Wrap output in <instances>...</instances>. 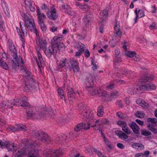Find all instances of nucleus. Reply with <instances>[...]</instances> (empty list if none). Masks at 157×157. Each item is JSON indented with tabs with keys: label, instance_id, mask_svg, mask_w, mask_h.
Segmentation results:
<instances>
[{
	"label": "nucleus",
	"instance_id": "f257e3e1",
	"mask_svg": "<svg viewBox=\"0 0 157 157\" xmlns=\"http://www.w3.org/2000/svg\"><path fill=\"white\" fill-rule=\"evenodd\" d=\"M153 79L152 77L150 75H145L142 76L140 79V81L142 83H145L146 84L130 88L129 89L131 91L130 93L131 94L134 95L142 93L141 90H154L155 89V86L150 82Z\"/></svg>",
	"mask_w": 157,
	"mask_h": 157
},
{
	"label": "nucleus",
	"instance_id": "f03ea898",
	"mask_svg": "<svg viewBox=\"0 0 157 157\" xmlns=\"http://www.w3.org/2000/svg\"><path fill=\"white\" fill-rule=\"evenodd\" d=\"M27 98L26 96H24L20 102L21 105L23 107H25L26 110V113L27 117L29 119L31 118L33 119H38L40 117V115L38 116L37 113L35 112L34 107L31 106L30 104L25 101L27 100Z\"/></svg>",
	"mask_w": 157,
	"mask_h": 157
},
{
	"label": "nucleus",
	"instance_id": "7ed1b4c3",
	"mask_svg": "<svg viewBox=\"0 0 157 157\" xmlns=\"http://www.w3.org/2000/svg\"><path fill=\"white\" fill-rule=\"evenodd\" d=\"M9 49L13 59L11 61L10 65L12 69L15 70L19 67L20 63L23 64L24 62L22 58L20 56H18L17 52L14 46L11 44L9 45Z\"/></svg>",
	"mask_w": 157,
	"mask_h": 157
},
{
	"label": "nucleus",
	"instance_id": "20e7f679",
	"mask_svg": "<svg viewBox=\"0 0 157 157\" xmlns=\"http://www.w3.org/2000/svg\"><path fill=\"white\" fill-rule=\"evenodd\" d=\"M32 135L38 140L45 143L52 142L53 139L48 136V135L41 130H33L32 132Z\"/></svg>",
	"mask_w": 157,
	"mask_h": 157
},
{
	"label": "nucleus",
	"instance_id": "39448f33",
	"mask_svg": "<svg viewBox=\"0 0 157 157\" xmlns=\"http://www.w3.org/2000/svg\"><path fill=\"white\" fill-rule=\"evenodd\" d=\"M63 153L61 149L56 150L46 149L43 151L44 155L46 157H59Z\"/></svg>",
	"mask_w": 157,
	"mask_h": 157
},
{
	"label": "nucleus",
	"instance_id": "423d86ee",
	"mask_svg": "<svg viewBox=\"0 0 157 157\" xmlns=\"http://www.w3.org/2000/svg\"><path fill=\"white\" fill-rule=\"evenodd\" d=\"M21 71L23 74V76L25 78V81H31L33 83V85H35L36 84V82L33 80L32 78V75L31 73L28 70L26 67L22 66L21 67Z\"/></svg>",
	"mask_w": 157,
	"mask_h": 157
},
{
	"label": "nucleus",
	"instance_id": "0eeeda50",
	"mask_svg": "<svg viewBox=\"0 0 157 157\" xmlns=\"http://www.w3.org/2000/svg\"><path fill=\"white\" fill-rule=\"evenodd\" d=\"M62 37H57L55 36L51 40L52 45L56 49L57 52V50H60L61 48L64 47V44L63 42H60Z\"/></svg>",
	"mask_w": 157,
	"mask_h": 157
},
{
	"label": "nucleus",
	"instance_id": "6e6552de",
	"mask_svg": "<svg viewBox=\"0 0 157 157\" xmlns=\"http://www.w3.org/2000/svg\"><path fill=\"white\" fill-rule=\"evenodd\" d=\"M40 144L39 142L36 141L35 143H32L30 147H31V148L30 150L28 153V155L27 157H38L39 156V151L34 147L36 145H38Z\"/></svg>",
	"mask_w": 157,
	"mask_h": 157
},
{
	"label": "nucleus",
	"instance_id": "1a4fd4ad",
	"mask_svg": "<svg viewBox=\"0 0 157 157\" xmlns=\"http://www.w3.org/2000/svg\"><path fill=\"white\" fill-rule=\"evenodd\" d=\"M82 129L84 130L88 129V122L86 120V123L84 121L83 122L80 123L77 125L74 128L75 131L79 132Z\"/></svg>",
	"mask_w": 157,
	"mask_h": 157
},
{
	"label": "nucleus",
	"instance_id": "9d476101",
	"mask_svg": "<svg viewBox=\"0 0 157 157\" xmlns=\"http://www.w3.org/2000/svg\"><path fill=\"white\" fill-rule=\"evenodd\" d=\"M24 83V90L26 92H29L30 90L36 87L37 85L36 82V84L34 85H33V83L31 82V81H29V80L25 81Z\"/></svg>",
	"mask_w": 157,
	"mask_h": 157
},
{
	"label": "nucleus",
	"instance_id": "9b49d317",
	"mask_svg": "<svg viewBox=\"0 0 157 157\" xmlns=\"http://www.w3.org/2000/svg\"><path fill=\"white\" fill-rule=\"evenodd\" d=\"M115 133L119 138L124 140H125L128 137V135L121 131L117 130Z\"/></svg>",
	"mask_w": 157,
	"mask_h": 157
},
{
	"label": "nucleus",
	"instance_id": "f8f14e48",
	"mask_svg": "<svg viewBox=\"0 0 157 157\" xmlns=\"http://www.w3.org/2000/svg\"><path fill=\"white\" fill-rule=\"evenodd\" d=\"M119 24V22L117 21H116L114 25V33H115V34L116 35L115 36H119L121 38V36L122 35V32L121 31L120 26Z\"/></svg>",
	"mask_w": 157,
	"mask_h": 157
},
{
	"label": "nucleus",
	"instance_id": "ddd939ff",
	"mask_svg": "<svg viewBox=\"0 0 157 157\" xmlns=\"http://www.w3.org/2000/svg\"><path fill=\"white\" fill-rule=\"evenodd\" d=\"M36 12L38 17V23L44 22L46 18V15L44 13H41L39 9H37Z\"/></svg>",
	"mask_w": 157,
	"mask_h": 157
},
{
	"label": "nucleus",
	"instance_id": "4468645a",
	"mask_svg": "<svg viewBox=\"0 0 157 157\" xmlns=\"http://www.w3.org/2000/svg\"><path fill=\"white\" fill-rule=\"evenodd\" d=\"M1 104V106L5 109L11 108L15 104V103L14 102H11L10 101L8 100L3 101Z\"/></svg>",
	"mask_w": 157,
	"mask_h": 157
},
{
	"label": "nucleus",
	"instance_id": "2eb2a0df",
	"mask_svg": "<svg viewBox=\"0 0 157 157\" xmlns=\"http://www.w3.org/2000/svg\"><path fill=\"white\" fill-rule=\"evenodd\" d=\"M56 53V49L52 45L48 48L45 52L46 55L48 57H51L52 55Z\"/></svg>",
	"mask_w": 157,
	"mask_h": 157
},
{
	"label": "nucleus",
	"instance_id": "dca6fc26",
	"mask_svg": "<svg viewBox=\"0 0 157 157\" xmlns=\"http://www.w3.org/2000/svg\"><path fill=\"white\" fill-rule=\"evenodd\" d=\"M70 63L73 71L75 73L78 72L79 70V68L77 61L75 60L71 59L70 61Z\"/></svg>",
	"mask_w": 157,
	"mask_h": 157
},
{
	"label": "nucleus",
	"instance_id": "f3484780",
	"mask_svg": "<svg viewBox=\"0 0 157 157\" xmlns=\"http://www.w3.org/2000/svg\"><path fill=\"white\" fill-rule=\"evenodd\" d=\"M128 125L135 134H138L139 133V128L136 123L132 122L131 123L128 124Z\"/></svg>",
	"mask_w": 157,
	"mask_h": 157
},
{
	"label": "nucleus",
	"instance_id": "a211bd4d",
	"mask_svg": "<svg viewBox=\"0 0 157 157\" xmlns=\"http://www.w3.org/2000/svg\"><path fill=\"white\" fill-rule=\"evenodd\" d=\"M47 15L49 18L51 20H56L58 17V15L55 10L51 11V14L49 15V13H47Z\"/></svg>",
	"mask_w": 157,
	"mask_h": 157
},
{
	"label": "nucleus",
	"instance_id": "6ab92c4d",
	"mask_svg": "<svg viewBox=\"0 0 157 157\" xmlns=\"http://www.w3.org/2000/svg\"><path fill=\"white\" fill-rule=\"evenodd\" d=\"M44 112H45L44 113H38V112L36 111L35 110V112L36 113H37L36 112H37L38 113L37 115L38 116H39V115L41 116H40V117L38 118V119L41 118L42 117H43V116H52L53 115V112L52 111H45ZM37 119H38V118Z\"/></svg>",
	"mask_w": 157,
	"mask_h": 157
},
{
	"label": "nucleus",
	"instance_id": "aec40b11",
	"mask_svg": "<svg viewBox=\"0 0 157 157\" xmlns=\"http://www.w3.org/2000/svg\"><path fill=\"white\" fill-rule=\"evenodd\" d=\"M67 91L68 97H69L70 98L75 97V93L72 88L68 86L67 89Z\"/></svg>",
	"mask_w": 157,
	"mask_h": 157
},
{
	"label": "nucleus",
	"instance_id": "412c9836",
	"mask_svg": "<svg viewBox=\"0 0 157 157\" xmlns=\"http://www.w3.org/2000/svg\"><path fill=\"white\" fill-rule=\"evenodd\" d=\"M132 147L138 150H142L144 149V146L140 143H135L132 145Z\"/></svg>",
	"mask_w": 157,
	"mask_h": 157
},
{
	"label": "nucleus",
	"instance_id": "4be33fe9",
	"mask_svg": "<svg viewBox=\"0 0 157 157\" xmlns=\"http://www.w3.org/2000/svg\"><path fill=\"white\" fill-rule=\"evenodd\" d=\"M118 73L121 74L122 75H132L133 72L131 71L127 70L125 68H122L119 72H117Z\"/></svg>",
	"mask_w": 157,
	"mask_h": 157
},
{
	"label": "nucleus",
	"instance_id": "5701e85b",
	"mask_svg": "<svg viewBox=\"0 0 157 157\" xmlns=\"http://www.w3.org/2000/svg\"><path fill=\"white\" fill-rule=\"evenodd\" d=\"M6 147L8 151H12L14 150V147L16 146L13 143H12L10 142H8L6 144Z\"/></svg>",
	"mask_w": 157,
	"mask_h": 157
},
{
	"label": "nucleus",
	"instance_id": "b1692460",
	"mask_svg": "<svg viewBox=\"0 0 157 157\" xmlns=\"http://www.w3.org/2000/svg\"><path fill=\"white\" fill-rule=\"evenodd\" d=\"M91 66H92V69L94 71H96L97 70L98 67V65L96 64V62L95 61L94 58H91Z\"/></svg>",
	"mask_w": 157,
	"mask_h": 157
},
{
	"label": "nucleus",
	"instance_id": "393cba45",
	"mask_svg": "<svg viewBox=\"0 0 157 157\" xmlns=\"http://www.w3.org/2000/svg\"><path fill=\"white\" fill-rule=\"evenodd\" d=\"M103 114L104 107L103 105H101L98 108L97 115L99 117H101L103 116Z\"/></svg>",
	"mask_w": 157,
	"mask_h": 157
},
{
	"label": "nucleus",
	"instance_id": "a878e982",
	"mask_svg": "<svg viewBox=\"0 0 157 157\" xmlns=\"http://www.w3.org/2000/svg\"><path fill=\"white\" fill-rule=\"evenodd\" d=\"M100 15L102 19L105 18L108 14V10L107 8L101 11L100 12Z\"/></svg>",
	"mask_w": 157,
	"mask_h": 157
},
{
	"label": "nucleus",
	"instance_id": "bb28decb",
	"mask_svg": "<svg viewBox=\"0 0 157 157\" xmlns=\"http://www.w3.org/2000/svg\"><path fill=\"white\" fill-rule=\"evenodd\" d=\"M38 59L39 61L36 59V62L38 66L40 68L41 67H42L44 65V62L42 57L38 58Z\"/></svg>",
	"mask_w": 157,
	"mask_h": 157
},
{
	"label": "nucleus",
	"instance_id": "cd10ccee",
	"mask_svg": "<svg viewBox=\"0 0 157 157\" xmlns=\"http://www.w3.org/2000/svg\"><path fill=\"white\" fill-rule=\"evenodd\" d=\"M66 60V59H65L60 61L59 64L57 66V68L59 70L65 66Z\"/></svg>",
	"mask_w": 157,
	"mask_h": 157
},
{
	"label": "nucleus",
	"instance_id": "c85d7f7f",
	"mask_svg": "<svg viewBox=\"0 0 157 157\" xmlns=\"http://www.w3.org/2000/svg\"><path fill=\"white\" fill-rule=\"evenodd\" d=\"M0 66L6 70L8 69L9 67L7 63L2 59H0Z\"/></svg>",
	"mask_w": 157,
	"mask_h": 157
},
{
	"label": "nucleus",
	"instance_id": "c756f323",
	"mask_svg": "<svg viewBox=\"0 0 157 157\" xmlns=\"http://www.w3.org/2000/svg\"><path fill=\"white\" fill-rule=\"evenodd\" d=\"M17 126L18 131L25 132L27 130V128L25 125L22 124H17Z\"/></svg>",
	"mask_w": 157,
	"mask_h": 157
},
{
	"label": "nucleus",
	"instance_id": "7c9ffc66",
	"mask_svg": "<svg viewBox=\"0 0 157 157\" xmlns=\"http://www.w3.org/2000/svg\"><path fill=\"white\" fill-rule=\"evenodd\" d=\"M93 77L91 76H89V87H94L95 85V83Z\"/></svg>",
	"mask_w": 157,
	"mask_h": 157
},
{
	"label": "nucleus",
	"instance_id": "2f4dec72",
	"mask_svg": "<svg viewBox=\"0 0 157 157\" xmlns=\"http://www.w3.org/2000/svg\"><path fill=\"white\" fill-rule=\"evenodd\" d=\"M25 25L27 26L33 28L35 26V24L34 22L33 19H31L29 21H27L25 24Z\"/></svg>",
	"mask_w": 157,
	"mask_h": 157
},
{
	"label": "nucleus",
	"instance_id": "473e14b6",
	"mask_svg": "<svg viewBox=\"0 0 157 157\" xmlns=\"http://www.w3.org/2000/svg\"><path fill=\"white\" fill-rule=\"evenodd\" d=\"M135 12L136 15H138V17L139 18L144 17L145 15L143 11L140 10H139V11L137 12V10L136 9L135 10Z\"/></svg>",
	"mask_w": 157,
	"mask_h": 157
},
{
	"label": "nucleus",
	"instance_id": "72a5a7b5",
	"mask_svg": "<svg viewBox=\"0 0 157 157\" xmlns=\"http://www.w3.org/2000/svg\"><path fill=\"white\" fill-rule=\"evenodd\" d=\"M147 127L149 130H151L154 134H156L157 133V129L153 127L152 124H149L147 125Z\"/></svg>",
	"mask_w": 157,
	"mask_h": 157
},
{
	"label": "nucleus",
	"instance_id": "f704fd0d",
	"mask_svg": "<svg viewBox=\"0 0 157 157\" xmlns=\"http://www.w3.org/2000/svg\"><path fill=\"white\" fill-rule=\"evenodd\" d=\"M100 89L99 88H97V89L94 88L91 91V94L92 95H97L100 93Z\"/></svg>",
	"mask_w": 157,
	"mask_h": 157
},
{
	"label": "nucleus",
	"instance_id": "c9c22d12",
	"mask_svg": "<svg viewBox=\"0 0 157 157\" xmlns=\"http://www.w3.org/2000/svg\"><path fill=\"white\" fill-rule=\"evenodd\" d=\"M121 60L120 56L114 57V63L115 65H118L121 62Z\"/></svg>",
	"mask_w": 157,
	"mask_h": 157
},
{
	"label": "nucleus",
	"instance_id": "e433bc0d",
	"mask_svg": "<svg viewBox=\"0 0 157 157\" xmlns=\"http://www.w3.org/2000/svg\"><path fill=\"white\" fill-rule=\"evenodd\" d=\"M122 130L126 134H127L128 135L130 134L131 133V132L128 127H127L126 125L123 126L122 127Z\"/></svg>",
	"mask_w": 157,
	"mask_h": 157
},
{
	"label": "nucleus",
	"instance_id": "4c0bfd02",
	"mask_svg": "<svg viewBox=\"0 0 157 157\" xmlns=\"http://www.w3.org/2000/svg\"><path fill=\"white\" fill-rule=\"evenodd\" d=\"M126 55L129 57H132L136 55V53L134 52L128 51L126 53Z\"/></svg>",
	"mask_w": 157,
	"mask_h": 157
},
{
	"label": "nucleus",
	"instance_id": "58836bf2",
	"mask_svg": "<svg viewBox=\"0 0 157 157\" xmlns=\"http://www.w3.org/2000/svg\"><path fill=\"white\" fill-rule=\"evenodd\" d=\"M136 116L139 118H143L145 116V114L142 112L138 111L136 113Z\"/></svg>",
	"mask_w": 157,
	"mask_h": 157
},
{
	"label": "nucleus",
	"instance_id": "ea45409f",
	"mask_svg": "<svg viewBox=\"0 0 157 157\" xmlns=\"http://www.w3.org/2000/svg\"><path fill=\"white\" fill-rule=\"evenodd\" d=\"M147 121L148 122H151L153 124H155L157 123V119L155 118H149L147 119Z\"/></svg>",
	"mask_w": 157,
	"mask_h": 157
},
{
	"label": "nucleus",
	"instance_id": "a19ab883",
	"mask_svg": "<svg viewBox=\"0 0 157 157\" xmlns=\"http://www.w3.org/2000/svg\"><path fill=\"white\" fill-rule=\"evenodd\" d=\"M82 113L84 117L86 118V119L84 120V121L86 123V120H87V121L88 122L87 111H84L82 112Z\"/></svg>",
	"mask_w": 157,
	"mask_h": 157
},
{
	"label": "nucleus",
	"instance_id": "79ce46f5",
	"mask_svg": "<svg viewBox=\"0 0 157 157\" xmlns=\"http://www.w3.org/2000/svg\"><path fill=\"white\" fill-rule=\"evenodd\" d=\"M58 122L59 124L61 125L65 123L66 121L63 118H60L58 120Z\"/></svg>",
	"mask_w": 157,
	"mask_h": 157
},
{
	"label": "nucleus",
	"instance_id": "37998d69",
	"mask_svg": "<svg viewBox=\"0 0 157 157\" xmlns=\"http://www.w3.org/2000/svg\"><path fill=\"white\" fill-rule=\"evenodd\" d=\"M117 124L120 126L123 127V126L126 125V122L125 121H119L117 122Z\"/></svg>",
	"mask_w": 157,
	"mask_h": 157
},
{
	"label": "nucleus",
	"instance_id": "c03bdc74",
	"mask_svg": "<svg viewBox=\"0 0 157 157\" xmlns=\"http://www.w3.org/2000/svg\"><path fill=\"white\" fill-rule=\"evenodd\" d=\"M141 134L142 135L144 136H148L151 135V133L149 131H147L146 130H144L142 131Z\"/></svg>",
	"mask_w": 157,
	"mask_h": 157
},
{
	"label": "nucleus",
	"instance_id": "a18cd8bd",
	"mask_svg": "<svg viewBox=\"0 0 157 157\" xmlns=\"http://www.w3.org/2000/svg\"><path fill=\"white\" fill-rule=\"evenodd\" d=\"M109 45L112 47H114L116 45V42H115L114 39H112L109 42Z\"/></svg>",
	"mask_w": 157,
	"mask_h": 157
},
{
	"label": "nucleus",
	"instance_id": "49530a36",
	"mask_svg": "<svg viewBox=\"0 0 157 157\" xmlns=\"http://www.w3.org/2000/svg\"><path fill=\"white\" fill-rule=\"evenodd\" d=\"M41 27V29L43 31H45L47 28L44 25V22L38 23Z\"/></svg>",
	"mask_w": 157,
	"mask_h": 157
},
{
	"label": "nucleus",
	"instance_id": "de8ad7c7",
	"mask_svg": "<svg viewBox=\"0 0 157 157\" xmlns=\"http://www.w3.org/2000/svg\"><path fill=\"white\" fill-rule=\"evenodd\" d=\"M145 102L143 100L141 99H138L136 100V103L137 104L139 105H143L145 103Z\"/></svg>",
	"mask_w": 157,
	"mask_h": 157
},
{
	"label": "nucleus",
	"instance_id": "09e8293b",
	"mask_svg": "<svg viewBox=\"0 0 157 157\" xmlns=\"http://www.w3.org/2000/svg\"><path fill=\"white\" fill-rule=\"evenodd\" d=\"M94 116L93 113L90 112L89 114V120H90V121H92V122L94 121L95 119L94 118Z\"/></svg>",
	"mask_w": 157,
	"mask_h": 157
},
{
	"label": "nucleus",
	"instance_id": "8fccbe9b",
	"mask_svg": "<svg viewBox=\"0 0 157 157\" xmlns=\"http://www.w3.org/2000/svg\"><path fill=\"white\" fill-rule=\"evenodd\" d=\"M36 43L38 45V46L40 45V46L44 44H46L42 40L39 39L38 40V41H36Z\"/></svg>",
	"mask_w": 157,
	"mask_h": 157
},
{
	"label": "nucleus",
	"instance_id": "3c124183",
	"mask_svg": "<svg viewBox=\"0 0 157 157\" xmlns=\"http://www.w3.org/2000/svg\"><path fill=\"white\" fill-rule=\"evenodd\" d=\"M29 7L30 10L32 12H34L35 11V9L34 5H33L31 2L29 3Z\"/></svg>",
	"mask_w": 157,
	"mask_h": 157
},
{
	"label": "nucleus",
	"instance_id": "603ef678",
	"mask_svg": "<svg viewBox=\"0 0 157 157\" xmlns=\"http://www.w3.org/2000/svg\"><path fill=\"white\" fill-rule=\"evenodd\" d=\"M10 130L13 132H18V127L17 124L15 125L14 127L12 128H10Z\"/></svg>",
	"mask_w": 157,
	"mask_h": 157
},
{
	"label": "nucleus",
	"instance_id": "864d4df0",
	"mask_svg": "<svg viewBox=\"0 0 157 157\" xmlns=\"http://www.w3.org/2000/svg\"><path fill=\"white\" fill-rule=\"evenodd\" d=\"M83 21L84 23H85V25H88V18L87 15H86L85 17H84L83 19Z\"/></svg>",
	"mask_w": 157,
	"mask_h": 157
},
{
	"label": "nucleus",
	"instance_id": "5fc2aeb1",
	"mask_svg": "<svg viewBox=\"0 0 157 157\" xmlns=\"http://www.w3.org/2000/svg\"><path fill=\"white\" fill-rule=\"evenodd\" d=\"M116 104L119 105V106L121 108H123V105L122 104V102H121V100H117L116 101Z\"/></svg>",
	"mask_w": 157,
	"mask_h": 157
},
{
	"label": "nucleus",
	"instance_id": "6e6d98bb",
	"mask_svg": "<svg viewBox=\"0 0 157 157\" xmlns=\"http://www.w3.org/2000/svg\"><path fill=\"white\" fill-rule=\"evenodd\" d=\"M94 151L96 152L99 157H100L102 155L101 151L98 150L97 149H94Z\"/></svg>",
	"mask_w": 157,
	"mask_h": 157
},
{
	"label": "nucleus",
	"instance_id": "4d7b16f0",
	"mask_svg": "<svg viewBox=\"0 0 157 157\" xmlns=\"http://www.w3.org/2000/svg\"><path fill=\"white\" fill-rule=\"evenodd\" d=\"M115 56L114 57L119 56V54L120 53V52L119 49L117 48L115 49Z\"/></svg>",
	"mask_w": 157,
	"mask_h": 157
},
{
	"label": "nucleus",
	"instance_id": "13d9d810",
	"mask_svg": "<svg viewBox=\"0 0 157 157\" xmlns=\"http://www.w3.org/2000/svg\"><path fill=\"white\" fill-rule=\"evenodd\" d=\"M105 144L110 149H111L112 146H111V144H110V142L108 140H105V141L104 142Z\"/></svg>",
	"mask_w": 157,
	"mask_h": 157
},
{
	"label": "nucleus",
	"instance_id": "bf43d9fd",
	"mask_svg": "<svg viewBox=\"0 0 157 157\" xmlns=\"http://www.w3.org/2000/svg\"><path fill=\"white\" fill-rule=\"evenodd\" d=\"M156 24L155 22L153 23V24L149 26V29L151 30L155 29H156Z\"/></svg>",
	"mask_w": 157,
	"mask_h": 157
},
{
	"label": "nucleus",
	"instance_id": "052dcab7",
	"mask_svg": "<svg viewBox=\"0 0 157 157\" xmlns=\"http://www.w3.org/2000/svg\"><path fill=\"white\" fill-rule=\"evenodd\" d=\"M117 146L119 148L121 149H123L125 147V146L123 144L121 143H117Z\"/></svg>",
	"mask_w": 157,
	"mask_h": 157
},
{
	"label": "nucleus",
	"instance_id": "680f3d73",
	"mask_svg": "<svg viewBox=\"0 0 157 157\" xmlns=\"http://www.w3.org/2000/svg\"><path fill=\"white\" fill-rule=\"evenodd\" d=\"M135 121L140 125L142 126L144 125V122L140 120L137 119Z\"/></svg>",
	"mask_w": 157,
	"mask_h": 157
},
{
	"label": "nucleus",
	"instance_id": "e2e57ef3",
	"mask_svg": "<svg viewBox=\"0 0 157 157\" xmlns=\"http://www.w3.org/2000/svg\"><path fill=\"white\" fill-rule=\"evenodd\" d=\"M4 30V24L2 21H0V31H2Z\"/></svg>",
	"mask_w": 157,
	"mask_h": 157
},
{
	"label": "nucleus",
	"instance_id": "0e129e2a",
	"mask_svg": "<svg viewBox=\"0 0 157 157\" xmlns=\"http://www.w3.org/2000/svg\"><path fill=\"white\" fill-rule=\"evenodd\" d=\"M58 93L59 95L60 96L64 95V92L61 89H59L58 90Z\"/></svg>",
	"mask_w": 157,
	"mask_h": 157
},
{
	"label": "nucleus",
	"instance_id": "69168bd1",
	"mask_svg": "<svg viewBox=\"0 0 157 157\" xmlns=\"http://www.w3.org/2000/svg\"><path fill=\"white\" fill-rule=\"evenodd\" d=\"M46 44H44V45L43 44L40 46V48H42V49L44 51V52L47 49V48H46Z\"/></svg>",
	"mask_w": 157,
	"mask_h": 157
},
{
	"label": "nucleus",
	"instance_id": "338daca9",
	"mask_svg": "<svg viewBox=\"0 0 157 157\" xmlns=\"http://www.w3.org/2000/svg\"><path fill=\"white\" fill-rule=\"evenodd\" d=\"M135 157H145L143 153H139L135 155Z\"/></svg>",
	"mask_w": 157,
	"mask_h": 157
},
{
	"label": "nucleus",
	"instance_id": "774afa93",
	"mask_svg": "<svg viewBox=\"0 0 157 157\" xmlns=\"http://www.w3.org/2000/svg\"><path fill=\"white\" fill-rule=\"evenodd\" d=\"M132 59L134 61L138 62L140 61V59L139 56L138 57L134 56L132 58Z\"/></svg>",
	"mask_w": 157,
	"mask_h": 157
}]
</instances>
